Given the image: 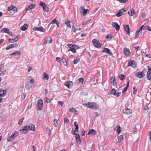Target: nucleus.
Instances as JSON below:
<instances>
[{
    "label": "nucleus",
    "mask_w": 151,
    "mask_h": 151,
    "mask_svg": "<svg viewBox=\"0 0 151 151\" xmlns=\"http://www.w3.org/2000/svg\"><path fill=\"white\" fill-rule=\"evenodd\" d=\"M83 105L84 106L89 108H91L94 110H96L99 108L98 104L93 102H88V103L84 104Z\"/></svg>",
    "instance_id": "obj_1"
},
{
    "label": "nucleus",
    "mask_w": 151,
    "mask_h": 151,
    "mask_svg": "<svg viewBox=\"0 0 151 151\" xmlns=\"http://www.w3.org/2000/svg\"><path fill=\"white\" fill-rule=\"evenodd\" d=\"M146 69H144L142 71H139L135 74V75L137 77L139 78H143L145 76V73L147 71Z\"/></svg>",
    "instance_id": "obj_2"
},
{
    "label": "nucleus",
    "mask_w": 151,
    "mask_h": 151,
    "mask_svg": "<svg viewBox=\"0 0 151 151\" xmlns=\"http://www.w3.org/2000/svg\"><path fill=\"white\" fill-rule=\"evenodd\" d=\"M1 32L2 33H7L12 37H14L15 35L14 33H12L9 29L7 28H5L2 29Z\"/></svg>",
    "instance_id": "obj_3"
},
{
    "label": "nucleus",
    "mask_w": 151,
    "mask_h": 151,
    "mask_svg": "<svg viewBox=\"0 0 151 151\" xmlns=\"http://www.w3.org/2000/svg\"><path fill=\"white\" fill-rule=\"evenodd\" d=\"M19 132H14L12 134L9 136L7 138V141L10 142L13 140L18 135Z\"/></svg>",
    "instance_id": "obj_4"
},
{
    "label": "nucleus",
    "mask_w": 151,
    "mask_h": 151,
    "mask_svg": "<svg viewBox=\"0 0 151 151\" xmlns=\"http://www.w3.org/2000/svg\"><path fill=\"white\" fill-rule=\"evenodd\" d=\"M37 109L38 110H41L42 109L43 104V101L41 99H39L37 102Z\"/></svg>",
    "instance_id": "obj_5"
},
{
    "label": "nucleus",
    "mask_w": 151,
    "mask_h": 151,
    "mask_svg": "<svg viewBox=\"0 0 151 151\" xmlns=\"http://www.w3.org/2000/svg\"><path fill=\"white\" fill-rule=\"evenodd\" d=\"M92 42L96 47L99 48L101 47V45L99 41L97 39L94 38L92 41Z\"/></svg>",
    "instance_id": "obj_6"
},
{
    "label": "nucleus",
    "mask_w": 151,
    "mask_h": 151,
    "mask_svg": "<svg viewBox=\"0 0 151 151\" xmlns=\"http://www.w3.org/2000/svg\"><path fill=\"white\" fill-rule=\"evenodd\" d=\"M8 10L12 14H14L17 12V9L15 6H11L8 8Z\"/></svg>",
    "instance_id": "obj_7"
},
{
    "label": "nucleus",
    "mask_w": 151,
    "mask_h": 151,
    "mask_svg": "<svg viewBox=\"0 0 151 151\" xmlns=\"http://www.w3.org/2000/svg\"><path fill=\"white\" fill-rule=\"evenodd\" d=\"M39 4L43 8V9L44 11L46 12L49 11V8L48 6L44 2L41 1Z\"/></svg>",
    "instance_id": "obj_8"
},
{
    "label": "nucleus",
    "mask_w": 151,
    "mask_h": 151,
    "mask_svg": "<svg viewBox=\"0 0 151 151\" xmlns=\"http://www.w3.org/2000/svg\"><path fill=\"white\" fill-rule=\"evenodd\" d=\"M80 10L81 15L83 16L85 15L88 12V9H85L83 6L80 7Z\"/></svg>",
    "instance_id": "obj_9"
},
{
    "label": "nucleus",
    "mask_w": 151,
    "mask_h": 151,
    "mask_svg": "<svg viewBox=\"0 0 151 151\" xmlns=\"http://www.w3.org/2000/svg\"><path fill=\"white\" fill-rule=\"evenodd\" d=\"M127 66H132V68H135L137 67V65L135 62L132 60H130L128 63Z\"/></svg>",
    "instance_id": "obj_10"
},
{
    "label": "nucleus",
    "mask_w": 151,
    "mask_h": 151,
    "mask_svg": "<svg viewBox=\"0 0 151 151\" xmlns=\"http://www.w3.org/2000/svg\"><path fill=\"white\" fill-rule=\"evenodd\" d=\"M33 30L35 31H40L42 32H45L46 30L45 29L42 27H35L33 28Z\"/></svg>",
    "instance_id": "obj_11"
},
{
    "label": "nucleus",
    "mask_w": 151,
    "mask_h": 151,
    "mask_svg": "<svg viewBox=\"0 0 151 151\" xmlns=\"http://www.w3.org/2000/svg\"><path fill=\"white\" fill-rule=\"evenodd\" d=\"M28 126L27 125H26L24 126L23 127V128L22 129H20L19 131L20 132L21 134H26L28 132V130L27 128Z\"/></svg>",
    "instance_id": "obj_12"
},
{
    "label": "nucleus",
    "mask_w": 151,
    "mask_h": 151,
    "mask_svg": "<svg viewBox=\"0 0 151 151\" xmlns=\"http://www.w3.org/2000/svg\"><path fill=\"white\" fill-rule=\"evenodd\" d=\"M64 85L66 86L68 88H70L72 87L73 84L72 82L69 81L65 82Z\"/></svg>",
    "instance_id": "obj_13"
},
{
    "label": "nucleus",
    "mask_w": 151,
    "mask_h": 151,
    "mask_svg": "<svg viewBox=\"0 0 151 151\" xmlns=\"http://www.w3.org/2000/svg\"><path fill=\"white\" fill-rule=\"evenodd\" d=\"M124 27L126 34L127 35H129L130 33V30L129 25H125L124 26Z\"/></svg>",
    "instance_id": "obj_14"
},
{
    "label": "nucleus",
    "mask_w": 151,
    "mask_h": 151,
    "mask_svg": "<svg viewBox=\"0 0 151 151\" xmlns=\"http://www.w3.org/2000/svg\"><path fill=\"white\" fill-rule=\"evenodd\" d=\"M18 47V44H10L9 46L7 47L6 48V50H9L11 48L14 47Z\"/></svg>",
    "instance_id": "obj_15"
},
{
    "label": "nucleus",
    "mask_w": 151,
    "mask_h": 151,
    "mask_svg": "<svg viewBox=\"0 0 151 151\" xmlns=\"http://www.w3.org/2000/svg\"><path fill=\"white\" fill-rule=\"evenodd\" d=\"M27 126L28 130L29 129L30 130L34 132L35 131V125L34 124H30Z\"/></svg>",
    "instance_id": "obj_16"
},
{
    "label": "nucleus",
    "mask_w": 151,
    "mask_h": 151,
    "mask_svg": "<svg viewBox=\"0 0 151 151\" xmlns=\"http://www.w3.org/2000/svg\"><path fill=\"white\" fill-rule=\"evenodd\" d=\"M143 25H142L139 28V29L137 30L135 33V37H136L137 35H140L142 33V27Z\"/></svg>",
    "instance_id": "obj_17"
},
{
    "label": "nucleus",
    "mask_w": 151,
    "mask_h": 151,
    "mask_svg": "<svg viewBox=\"0 0 151 151\" xmlns=\"http://www.w3.org/2000/svg\"><path fill=\"white\" fill-rule=\"evenodd\" d=\"M112 26L114 27L116 30H119L120 29V26L116 22H113L111 23Z\"/></svg>",
    "instance_id": "obj_18"
},
{
    "label": "nucleus",
    "mask_w": 151,
    "mask_h": 151,
    "mask_svg": "<svg viewBox=\"0 0 151 151\" xmlns=\"http://www.w3.org/2000/svg\"><path fill=\"white\" fill-rule=\"evenodd\" d=\"M103 52H106L108 53L109 55L110 56L112 55L113 54L110 50L109 48H104L103 49Z\"/></svg>",
    "instance_id": "obj_19"
},
{
    "label": "nucleus",
    "mask_w": 151,
    "mask_h": 151,
    "mask_svg": "<svg viewBox=\"0 0 151 151\" xmlns=\"http://www.w3.org/2000/svg\"><path fill=\"white\" fill-rule=\"evenodd\" d=\"M125 12V11L123 9H120L118 13L116 14L117 17H119L122 16L123 13Z\"/></svg>",
    "instance_id": "obj_20"
},
{
    "label": "nucleus",
    "mask_w": 151,
    "mask_h": 151,
    "mask_svg": "<svg viewBox=\"0 0 151 151\" xmlns=\"http://www.w3.org/2000/svg\"><path fill=\"white\" fill-rule=\"evenodd\" d=\"M128 13L130 16H132L135 14V12L133 9H131L129 10Z\"/></svg>",
    "instance_id": "obj_21"
},
{
    "label": "nucleus",
    "mask_w": 151,
    "mask_h": 151,
    "mask_svg": "<svg viewBox=\"0 0 151 151\" xmlns=\"http://www.w3.org/2000/svg\"><path fill=\"white\" fill-rule=\"evenodd\" d=\"M36 5L34 4H30L26 9V11H28L30 9H32L35 8Z\"/></svg>",
    "instance_id": "obj_22"
},
{
    "label": "nucleus",
    "mask_w": 151,
    "mask_h": 151,
    "mask_svg": "<svg viewBox=\"0 0 151 151\" xmlns=\"http://www.w3.org/2000/svg\"><path fill=\"white\" fill-rule=\"evenodd\" d=\"M6 91L5 90L0 89V97L4 96L6 94Z\"/></svg>",
    "instance_id": "obj_23"
},
{
    "label": "nucleus",
    "mask_w": 151,
    "mask_h": 151,
    "mask_svg": "<svg viewBox=\"0 0 151 151\" xmlns=\"http://www.w3.org/2000/svg\"><path fill=\"white\" fill-rule=\"evenodd\" d=\"M42 79L44 80H46V81L49 79V76L45 72H44L42 76Z\"/></svg>",
    "instance_id": "obj_24"
},
{
    "label": "nucleus",
    "mask_w": 151,
    "mask_h": 151,
    "mask_svg": "<svg viewBox=\"0 0 151 151\" xmlns=\"http://www.w3.org/2000/svg\"><path fill=\"white\" fill-rule=\"evenodd\" d=\"M96 131L93 129H92L89 130V131L88 135L89 134H91L92 135H95L96 134Z\"/></svg>",
    "instance_id": "obj_25"
},
{
    "label": "nucleus",
    "mask_w": 151,
    "mask_h": 151,
    "mask_svg": "<svg viewBox=\"0 0 151 151\" xmlns=\"http://www.w3.org/2000/svg\"><path fill=\"white\" fill-rule=\"evenodd\" d=\"M130 51L127 48H125L124 49V52L125 54V55L127 56H128L129 54Z\"/></svg>",
    "instance_id": "obj_26"
},
{
    "label": "nucleus",
    "mask_w": 151,
    "mask_h": 151,
    "mask_svg": "<svg viewBox=\"0 0 151 151\" xmlns=\"http://www.w3.org/2000/svg\"><path fill=\"white\" fill-rule=\"evenodd\" d=\"M75 138L76 142L80 144L81 142V141L79 135L76 134L75 136Z\"/></svg>",
    "instance_id": "obj_27"
},
{
    "label": "nucleus",
    "mask_w": 151,
    "mask_h": 151,
    "mask_svg": "<svg viewBox=\"0 0 151 151\" xmlns=\"http://www.w3.org/2000/svg\"><path fill=\"white\" fill-rule=\"evenodd\" d=\"M28 26L27 24H24L20 28V29L23 31H25L28 28Z\"/></svg>",
    "instance_id": "obj_28"
},
{
    "label": "nucleus",
    "mask_w": 151,
    "mask_h": 151,
    "mask_svg": "<svg viewBox=\"0 0 151 151\" xmlns=\"http://www.w3.org/2000/svg\"><path fill=\"white\" fill-rule=\"evenodd\" d=\"M111 82L112 83L113 85L114 86L117 84V83L116 82L115 78V77H112L111 78Z\"/></svg>",
    "instance_id": "obj_29"
},
{
    "label": "nucleus",
    "mask_w": 151,
    "mask_h": 151,
    "mask_svg": "<svg viewBox=\"0 0 151 151\" xmlns=\"http://www.w3.org/2000/svg\"><path fill=\"white\" fill-rule=\"evenodd\" d=\"M147 30L149 31H151V27L149 26H144L142 27V30Z\"/></svg>",
    "instance_id": "obj_30"
},
{
    "label": "nucleus",
    "mask_w": 151,
    "mask_h": 151,
    "mask_svg": "<svg viewBox=\"0 0 151 151\" xmlns=\"http://www.w3.org/2000/svg\"><path fill=\"white\" fill-rule=\"evenodd\" d=\"M124 113L127 115H129L132 113L131 111L129 109H126L124 111Z\"/></svg>",
    "instance_id": "obj_31"
},
{
    "label": "nucleus",
    "mask_w": 151,
    "mask_h": 151,
    "mask_svg": "<svg viewBox=\"0 0 151 151\" xmlns=\"http://www.w3.org/2000/svg\"><path fill=\"white\" fill-rule=\"evenodd\" d=\"M18 40V38H10L9 40V42L12 43L17 42Z\"/></svg>",
    "instance_id": "obj_32"
},
{
    "label": "nucleus",
    "mask_w": 151,
    "mask_h": 151,
    "mask_svg": "<svg viewBox=\"0 0 151 151\" xmlns=\"http://www.w3.org/2000/svg\"><path fill=\"white\" fill-rule=\"evenodd\" d=\"M21 54V52L20 51H15L13 53L11 54L10 55H14L15 56H19Z\"/></svg>",
    "instance_id": "obj_33"
},
{
    "label": "nucleus",
    "mask_w": 151,
    "mask_h": 151,
    "mask_svg": "<svg viewBox=\"0 0 151 151\" xmlns=\"http://www.w3.org/2000/svg\"><path fill=\"white\" fill-rule=\"evenodd\" d=\"M49 39L47 40H46L44 42V43L43 44V45H44V44H46L47 43L48 44L51 43L52 42V38H47Z\"/></svg>",
    "instance_id": "obj_34"
},
{
    "label": "nucleus",
    "mask_w": 151,
    "mask_h": 151,
    "mask_svg": "<svg viewBox=\"0 0 151 151\" xmlns=\"http://www.w3.org/2000/svg\"><path fill=\"white\" fill-rule=\"evenodd\" d=\"M77 46L73 47V48H71V49H70L68 51H71L73 53H76V49H77Z\"/></svg>",
    "instance_id": "obj_35"
},
{
    "label": "nucleus",
    "mask_w": 151,
    "mask_h": 151,
    "mask_svg": "<svg viewBox=\"0 0 151 151\" xmlns=\"http://www.w3.org/2000/svg\"><path fill=\"white\" fill-rule=\"evenodd\" d=\"M125 76L123 74H120L118 76L119 78L121 81H123L124 79Z\"/></svg>",
    "instance_id": "obj_36"
},
{
    "label": "nucleus",
    "mask_w": 151,
    "mask_h": 151,
    "mask_svg": "<svg viewBox=\"0 0 151 151\" xmlns=\"http://www.w3.org/2000/svg\"><path fill=\"white\" fill-rule=\"evenodd\" d=\"M53 125L54 127H56L58 124V120L56 119H54L53 121Z\"/></svg>",
    "instance_id": "obj_37"
},
{
    "label": "nucleus",
    "mask_w": 151,
    "mask_h": 151,
    "mask_svg": "<svg viewBox=\"0 0 151 151\" xmlns=\"http://www.w3.org/2000/svg\"><path fill=\"white\" fill-rule=\"evenodd\" d=\"M146 77L147 79L149 80H150L151 79V73H147Z\"/></svg>",
    "instance_id": "obj_38"
},
{
    "label": "nucleus",
    "mask_w": 151,
    "mask_h": 151,
    "mask_svg": "<svg viewBox=\"0 0 151 151\" xmlns=\"http://www.w3.org/2000/svg\"><path fill=\"white\" fill-rule=\"evenodd\" d=\"M70 22L69 20H67L65 22V24L69 28L71 27V25H70Z\"/></svg>",
    "instance_id": "obj_39"
},
{
    "label": "nucleus",
    "mask_w": 151,
    "mask_h": 151,
    "mask_svg": "<svg viewBox=\"0 0 151 151\" xmlns=\"http://www.w3.org/2000/svg\"><path fill=\"white\" fill-rule=\"evenodd\" d=\"M69 111L72 112H76V109L75 108H74L73 107H72L69 109Z\"/></svg>",
    "instance_id": "obj_40"
},
{
    "label": "nucleus",
    "mask_w": 151,
    "mask_h": 151,
    "mask_svg": "<svg viewBox=\"0 0 151 151\" xmlns=\"http://www.w3.org/2000/svg\"><path fill=\"white\" fill-rule=\"evenodd\" d=\"M116 127V131L119 134L121 131V127L119 126H117Z\"/></svg>",
    "instance_id": "obj_41"
},
{
    "label": "nucleus",
    "mask_w": 151,
    "mask_h": 151,
    "mask_svg": "<svg viewBox=\"0 0 151 151\" xmlns=\"http://www.w3.org/2000/svg\"><path fill=\"white\" fill-rule=\"evenodd\" d=\"M79 61V60L77 58H74V60L73 61V63L74 64H77Z\"/></svg>",
    "instance_id": "obj_42"
},
{
    "label": "nucleus",
    "mask_w": 151,
    "mask_h": 151,
    "mask_svg": "<svg viewBox=\"0 0 151 151\" xmlns=\"http://www.w3.org/2000/svg\"><path fill=\"white\" fill-rule=\"evenodd\" d=\"M137 91V89L135 87H134L133 88V94L135 95Z\"/></svg>",
    "instance_id": "obj_43"
},
{
    "label": "nucleus",
    "mask_w": 151,
    "mask_h": 151,
    "mask_svg": "<svg viewBox=\"0 0 151 151\" xmlns=\"http://www.w3.org/2000/svg\"><path fill=\"white\" fill-rule=\"evenodd\" d=\"M111 93L115 96V93H116V90L114 88L112 89L111 91Z\"/></svg>",
    "instance_id": "obj_44"
},
{
    "label": "nucleus",
    "mask_w": 151,
    "mask_h": 151,
    "mask_svg": "<svg viewBox=\"0 0 151 151\" xmlns=\"http://www.w3.org/2000/svg\"><path fill=\"white\" fill-rule=\"evenodd\" d=\"M62 62L63 63V64L65 66H66L67 65V63L65 60V59H64L63 58H62Z\"/></svg>",
    "instance_id": "obj_45"
},
{
    "label": "nucleus",
    "mask_w": 151,
    "mask_h": 151,
    "mask_svg": "<svg viewBox=\"0 0 151 151\" xmlns=\"http://www.w3.org/2000/svg\"><path fill=\"white\" fill-rule=\"evenodd\" d=\"M67 45L68 46V47L70 48V49H71V48H73V47L76 46V45H73L71 44L68 45Z\"/></svg>",
    "instance_id": "obj_46"
},
{
    "label": "nucleus",
    "mask_w": 151,
    "mask_h": 151,
    "mask_svg": "<svg viewBox=\"0 0 151 151\" xmlns=\"http://www.w3.org/2000/svg\"><path fill=\"white\" fill-rule=\"evenodd\" d=\"M123 136L122 135H121L119 136V138L118 139V142H120L123 139Z\"/></svg>",
    "instance_id": "obj_47"
},
{
    "label": "nucleus",
    "mask_w": 151,
    "mask_h": 151,
    "mask_svg": "<svg viewBox=\"0 0 151 151\" xmlns=\"http://www.w3.org/2000/svg\"><path fill=\"white\" fill-rule=\"evenodd\" d=\"M79 83L82 84L83 81L84 79L83 78H80L78 79Z\"/></svg>",
    "instance_id": "obj_48"
},
{
    "label": "nucleus",
    "mask_w": 151,
    "mask_h": 151,
    "mask_svg": "<svg viewBox=\"0 0 151 151\" xmlns=\"http://www.w3.org/2000/svg\"><path fill=\"white\" fill-rule=\"evenodd\" d=\"M119 2L122 3H125L128 0H117Z\"/></svg>",
    "instance_id": "obj_49"
},
{
    "label": "nucleus",
    "mask_w": 151,
    "mask_h": 151,
    "mask_svg": "<svg viewBox=\"0 0 151 151\" xmlns=\"http://www.w3.org/2000/svg\"><path fill=\"white\" fill-rule=\"evenodd\" d=\"M69 122V120L67 118H65L64 119V124H67Z\"/></svg>",
    "instance_id": "obj_50"
},
{
    "label": "nucleus",
    "mask_w": 151,
    "mask_h": 151,
    "mask_svg": "<svg viewBox=\"0 0 151 151\" xmlns=\"http://www.w3.org/2000/svg\"><path fill=\"white\" fill-rule=\"evenodd\" d=\"M24 119V118L23 117L22 119H21L19 121V122H18V124L19 125H21L22 124V123L23 122V120Z\"/></svg>",
    "instance_id": "obj_51"
},
{
    "label": "nucleus",
    "mask_w": 151,
    "mask_h": 151,
    "mask_svg": "<svg viewBox=\"0 0 151 151\" xmlns=\"http://www.w3.org/2000/svg\"><path fill=\"white\" fill-rule=\"evenodd\" d=\"M50 102V100L48 98H46L45 99V103H48Z\"/></svg>",
    "instance_id": "obj_52"
},
{
    "label": "nucleus",
    "mask_w": 151,
    "mask_h": 151,
    "mask_svg": "<svg viewBox=\"0 0 151 151\" xmlns=\"http://www.w3.org/2000/svg\"><path fill=\"white\" fill-rule=\"evenodd\" d=\"M148 67V71L147 73H151V68L149 66H147Z\"/></svg>",
    "instance_id": "obj_53"
},
{
    "label": "nucleus",
    "mask_w": 151,
    "mask_h": 151,
    "mask_svg": "<svg viewBox=\"0 0 151 151\" xmlns=\"http://www.w3.org/2000/svg\"><path fill=\"white\" fill-rule=\"evenodd\" d=\"M121 92H117V93L116 92L115 93V96L116 97H119L120 96L121 94Z\"/></svg>",
    "instance_id": "obj_54"
},
{
    "label": "nucleus",
    "mask_w": 151,
    "mask_h": 151,
    "mask_svg": "<svg viewBox=\"0 0 151 151\" xmlns=\"http://www.w3.org/2000/svg\"><path fill=\"white\" fill-rule=\"evenodd\" d=\"M58 104L59 105H60L61 106H63L64 104V103L63 101H59L58 102Z\"/></svg>",
    "instance_id": "obj_55"
},
{
    "label": "nucleus",
    "mask_w": 151,
    "mask_h": 151,
    "mask_svg": "<svg viewBox=\"0 0 151 151\" xmlns=\"http://www.w3.org/2000/svg\"><path fill=\"white\" fill-rule=\"evenodd\" d=\"M6 72V70H5L3 71H2L1 73H0V76H2V75H4L5 73Z\"/></svg>",
    "instance_id": "obj_56"
},
{
    "label": "nucleus",
    "mask_w": 151,
    "mask_h": 151,
    "mask_svg": "<svg viewBox=\"0 0 151 151\" xmlns=\"http://www.w3.org/2000/svg\"><path fill=\"white\" fill-rule=\"evenodd\" d=\"M57 20L56 19L52 20L50 23V24H53L55 23L57 21Z\"/></svg>",
    "instance_id": "obj_57"
},
{
    "label": "nucleus",
    "mask_w": 151,
    "mask_h": 151,
    "mask_svg": "<svg viewBox=\"0 0 151 151\" xmlns=\"http://www.w3.org/2000/svg\"><path fill=\"white\" fill-rule=\"evenodd\" d=\"M128 88L127 87H125L124 88V89L122 91V93H124L127 89Z\"/></svg>",
    "instance_id": "obj_58"
},
{
    "label": "nucleus",
    "mask_w": 151,
    "mask_h": 151,
    "mask_svg": "<svg viewBox=\"0 0 151 151\" xmlns=\"http://www.w3.org/2000/svg\"><path fill=\"white\" fill-rule=\"evenodd\" d=\"M72 29L73 32H74L77 30V29H76V28L74 25H73L72 26Z\"/></svg>",
    "instance_id": "obj_59"
},
{
    "label": "nucleus",
    "mask_w": 151,
    "mask_h": 151,
    "mask_svg": "<svg viewBox=\"0 0 151 151\" xmlns=\"http://www.w3.org/2000/svg\"><path fill=\"white\" fill-rule=\"evenodd\" d=\"M149 108L147 106H146L145 107H144V110L145 111H148L149 110Z\"/></svg>",
    "instance_id": "obj_60"
},
{
    "label": "nucleus",
    "mask_w": 151,
    "mask_h": 151,
    "mask_svg": "<svg viewBox=\"0 0 151 151\" xmlns=\"http://www.w3.org/2000/svg\"><path fill=\"white\" fill-rule=\"evenodd\" d=\"M55 23L57 25V27H59V24H60L58 20H57V21Z\"/></svg>",
    "instance_id": "obj_61"
},
{
    "label": "nucleus",
    "mask_w": 151,
    "mask_h": 151,
    "mask_svg": "<svg viewBox=\"0 0 151 151\" xmlns=\"http://www.w3.org/2000/svg\"><path fill=\"white\" fill-rule=\"evenodd\" d=\"M35 81L33 79H31L29 81V82L31 84H33L34 83Z\"/></svg>",
    "instance_id": "obj_62"
},
{
    "label": "nucleus",
    "mask_w": 151,
    "mask_h": 151,
    "mask_svg": "<svg viewBox=\"0 0 151 151\" xmlns=\"http://www.w3.org/2000/svg\"><path fill=\"white\" fill-rule=\"evenodd\" d=\"M87 35V34L86 33H84L82 34L81 35V37H85Z\"/></svg>",
    "instance_id": "obj_63"
},
{
    "label": "nucleus",
    "mask_w": 151,
    "mask_h": 151,
    "mask_svg": "<svg viewBox=\"0 0 151 151\" xmlns=\"http://www.w3.org/2000/svg\"><path fill=\"white\" fill-rule=\"evenodd\" d=\"M32 68L30 66H29L28 69V72H29L31 70H32Z\"/></svg>",
    "instance_id": "obj_64"
}]
</instances>
